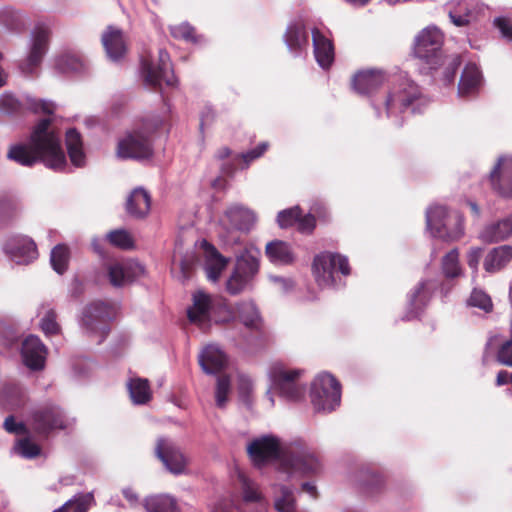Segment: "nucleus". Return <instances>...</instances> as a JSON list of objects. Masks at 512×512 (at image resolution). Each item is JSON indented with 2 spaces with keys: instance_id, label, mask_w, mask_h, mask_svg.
Here are the masks:
<instances>
[{
  "instance_id": "nucleus-21",
  "label": "nucleus",
  "mask_w": 512,
  "mask_h": 512,
  "mask_svg": "<svg viewBox=\"0 0 512 512\" xmlns=\"http://www.w3.org/2000/svg\"><path fill=\"white\" fill-rule=\"evenodd\" d=\"M488 178L494 192L503 198H512V156H500Z\"/></svg>"
},
{
  "instance_id": "nucleus-14",
  "label": "nucleus",
  "mask_w": 512,
  "mask_h": 512,
  "mask_svg": "<svg viewBox=\"0 0 512 512\" xmlns=\"http://www.w3.org/2000/svg\"><path fill=\"white\" fill-rule=\"evenodd\" d=\"M386 82V75L380 70H366L357 72L352 78V88L360 96L370 99L376 116H381L380 104L377 102L379 90Z\"/></svg>"
},
{
  "instance_id": "nucleus-4",
  "label": "nucleus",
  "mask_w": 512,
  "mask_h": 512,
  "mask_svg": "<svg viewBox=\"0 0 512 512\" xmlns=\"http://www.w3.org/2000/svg\"><path fill=\"white\" fill-rule=\"evenodd\" d=\"M312 270L321 288L339 289L344 286L340 276L350 274L348 258L329 251L321 252L314 257Z\"/></svg>"
},
{
  "instance_id": "nucleus-49",
  "label": "nucleus",
  "mask_w": 512,
  "mask_h": 512,
  "mask_svg": "<svg viewBox=\"0 0 512 512\" xmlns=\"http://www.w3.org/2000/svg\"><path fill=\"white\" fill-rule=\"evenodd\" d=\"M467 304L471 307L479 308L485 312H490L493 308L490 296L482 289L473 288Z\"/></svg>"
},
{
  "instance_id": "nucleus-28",
  "label": "nucleus",
  "mask_w": 512,
  "mask_h": 512,
  "mask_svg": "<svg viewBox=\"0 0 512 512\" xmlns=\"http://www.w3.org/2000/svg\"><path fill=\"white\" fill-rule=\"evenodd\" d=\"M314 56L322 69H328L334 61V47L323 33L314 28L311 32Z\"/></svg>"
},
{
  "instance_id": "nucleus-50",
  "label": "nucleus",
  "mask_w": 512,
  "mask_h": 512,
  "mask_svg": "<svg viewBox=\"0 0 512 512\" xmlns=\"http://www.w3.org/2000/svg\"><path fill=\"white\" fill-rule=\"evenodd\" d=\"M252 392H253L252 379L247 375H243V374L239 375V377H238L239 398L248 409H251L252 405H253Z\"/></svg>"
},
{
  "instance_id": "nucleus-7",
  "label": "nucleus",
  "mask_w": 512,
  "mask_h": 512,
  "mask_svg": "<svg viewBox=\"0 0 512 512\" xmlns=\"http://www.w3.org/2000/svg\"><path fill=\"white\" fill-rule=\"evenodd\" d=\"M114 318L113 308L102 301L92 302L83 308L79 325L89 337H96L101 344L110 332V321Z\"/></svg>"
},
{
  "instance_id": "nucleus-2",
  "label": "nucleus",
  "mask_w": 512,
  "mask_h": 512,
  "mask_svg": "<svg viewBox=\"0 0 512 512\" xmlns=\"http://www.w3.org/2000/svg\"><path fill=\"white\" fill-rule=\"evenodd\" d=\"M428 103L429 99L422 94L419 86L415 82L405 79L385 94L381 105L385 110L386 117L392 119L396 127H401L403 125L401 114L408 110L412 114L421 113Z\"/></svg>"
},
{
  "instance_id": "nucleus-22",
  "label": "nucleus",
  "mask_w": 512,
  "mask_h": 512,
  "mask_svg": "<svg viewBox=\"0 0 512 512\" xmlns=\"http://www.w3.org/2000/svg\"><path fill=\"white\" fill-rule=\"evenodd\" d=\"M193 305L187 309V316L191 323L204 329L212 320L213 299L202 290L196 291L192 296Z\"/></svg>"
},
{
  "instance_id": "nucleus-64",
  "label": "nucleus",
  "mask_w": 512,
  "mask_h": 512,
  "mask_svg": "<svg viewBox=\"0 0 512 512\" xmlns=\"http://www.w3.org/2000/svg\"><path fill=\"white\" fill-rule=\"evenodd\" d=\"M297 224L299 232L303 234H310L315 229L316 219L311 213H308L306 215L301 214L299 220L297 221Z\"/></svg>"
},
{
  "instance_id": "nucleus-30",
  "label": "nucleus",
  "mask_w": 512,
  "mask_h": 512,
  "mask_svg": "<svg viewBox=\"0 0 512 512\" xmlns=\"http://www.w3.org/2000/svg\"><path fill=\"white\" fill-rule=\"evenodd\" d=\"M284 42L288 50L298 55L309 45V35L305 25L298 21L290 23L284 34Z\"/></svg>"
},
{
  "instance_id": "nucleus-42",
  "label": "nucleus",
  "mask_w": 512,
  "mask_h": 512,
  "mask_svg": "<svg viewBox=\"0 0 512 512\" xmlns=\"http://www.w3.org/2000/svg\"><path fill=\"white\" fill-rule=\"evenodd\" d=\"M146 512H179L177 501L169 495H156L145 499Z\"/></svg>"
},
{
  "instance_id": "nucleus-58",
  "label": "nucleus",
  "mask_w": 512,
  "mask_h": 512,
  "mask_svg": "<svg viewBox=\"0 0 512 512\" xmlns=\"http://www.w3.org/2000/svg\"><path fill=\"white\" fill-rule=\"evenodd\" d=\"M267 149H268V143L261 142L255 148H253L247 152L238 154L236 158L241 159L244 162V168H247L251 162L260 158L265 153V151Z\"/></svg>"
},
{
  "instance_id": "nucleus-35",
  "label": "nucleus",
  "mask_w": 512,
  "mask_h": 512,
  "mask_svg": "<svg viewBox=\"0 0 512 512\" xmlns=\"http://www.w3.org/2000/svg\"><path fill=\"white\" fill-rule=\"evenodd\" d=\"M265 254L276 265H290L295 261V254L289 243L273 240L266 244Z\"/></svg>"
},
{
  "instance_id": "nucleus-1",
  "label": "nucleus",
  "mask_w": 512,
  "mask_h": 512,
  "mask_svg": "<svg viewBox=\"0 0 512 512\" xmlns=\"http://www.w3.org/2000/svg\"><path fill=\"white\" fill-rule=\"evenodd\" d=\"M7 157L26 167H31L41 161L46 167L55 171H64L67 168L61 135L52 126L49 118L41 119L35 125L30 135L29 146L13 145L7 153Z\"/></svg>"
},
{
  "instance_id": "nucleus-55",
  "label": "nucleus",
  "mask_w": 512,
  "mask_h": 512,
  "mask_svg": "<svg viewBox=\"0 0 512 512\" xmlns=\"http://www.w3.org/2000/svg\"><path fill=\"white\" fill-rule=\"evenodd\" d=\"M19 333L4 320H0V343L5 347H11L18 339Z\"/></svg>"
},
{
  "instance_id": "nucleus-16",
  "label": "nucleus",
  "mask_w": 512,
  "mask_h": 512,
  "mask_svg": "<svg viewBox=\"0 0 512 512\" xmlns=\"http://www.w3.org/2000/svg\"><path fill=\"white\" fill-rule=\"evenodd\" d=\"M66 423L63 410L52 403L36 408L31 414L32 429L40 435H47L55 429H64Z\"/></svg>"
},
{
  "instance_id": "nucleus-34",
  "label": "nucleus",
  "mask_w": 512,
  "mask_h": 512,
  "mask_svg": "<svg viewBox=\"0 0 512 512\" xmlns=\"http://www.w3.org/2000/svg\"><path fill=\"white\" fill-rule=\"evenodd\" d=\"M205 243V264L204 269L209 281L215 283L219 280L222 271L228 264V259L222 256L218 250L208 242Z\"/></svg>"
},
{
  "instance_id": "nucleus-24",
  "label": "nucleus",
  "mask_w": 512,
  "mask_h": 512,
  "mask_svg": "<svg viewBox=\"0 0 512 512\" xmlns=\"http://www.w3.org/2000/svg\"><path fill=\"white\" fill-rule=\"evenodd\" d=\"M144 271L143 265L138 261L114 263L108 267V279L114 287H122L134 282L144 274Z\"/></svg>"
},
{
  "instance_id": "nucleus-19",
  "label": "nucleus",
  "mask_w": 512,
  "mask_h": 512,
  "mask_svg": "<svg viewBox=\"0 0 512 512\" xmlns=\"http://www.w3.org/2000/svg\"><path fill=\"white\" fill-rule=\"evenodd\" d=\"M247 453L255 465L262 466L281 456L279 439L270 434L255 438L248 444Z\"/></svg>"
},
{
  "instance_id": "nucleus-45",
  "label": "nucleus",
  "mask_w": 512,
  "mask_h": 512,
  "mask_svg": "<svg viewBox=\"0 0 512 512\" xmlns=\"http://www.w3.org/2000/svg\"><path fill=\"white\" fill-rule=\"evenodd\" d=\"M69 250L65 245H56L50 255V262L54 271L63 274L68 267Z\"/></svg>"
},
{
  "instance_id": "nucleus-6",
  "label": "nucleus",
  "mask_w": 512,
  "mask_h": 512,
  "mask_svg": "<svg viewBox=\"0 0 512 512\" xmlns=\"http://www.w3.org/2000/svg\"><path fill=\"white\" fill-rule=\"evenodd\" d=\"M281 464L289 474L315 475L321 472L322 464L312 449L297 440L286 446L282 452Z\"/></svg>"
},
{
  "instance_id": "nucleus-31",
  "label": "nucleus",
  "mask_w": 512,
  "mask_h": 512,
  "mask_svg": "<svg viewBox=\"0 0 512 512\" xmlns=\"http://www.w3.org/2000/svg\"><path fill=\"white\" fill-rule=\"evenodd\" d=\"M108 58L114 62L119 61L126 52L123 33L120 29L109 26L101 37Z\"/></svg>"
},
{
  "instance_id": "nucleus-38",
  "label": "nucleus",
  "mask_w": 512,
  "mask_h": 512,
  "mask_svg": "<svg viewBox=\"0 0 512 512\" xmlns=\"http://www.w3.org/2000/svg\"><path fill=\"white\" fill-rule=\"evenodd\" d=\"M236 316L247 328L257 330L260 328L262 318L256 304L252 300L241 301L236 304Z\"/></svg>"
},
{
  "instance_id": "nucleus-40",
  "label": "nucleus",
  "mask_w": 512,
  "mask_h": 512,
  "mask_svg": "<svg viewBox=\"0 0 512 512\" xmlns=\"http://www.w3.org/2000/svg\"><path fill=\"white\" fill-rule=\"evenodd\" d=\"M132 402L136 405L146 404L151 399V391L147 379L131 378L127 383Z\"/></svg>"
},
{
  "instance_id": "nucleus-3",
  "label": "nucleus",
  "mask_w": 512,
  "mask_h": 512,
  "mask_svg": "<svg viewBox=\"0 0 512 512\" xmlns=\"http://www.w3.org/2000/svg\"><path fill=\"white\" fill-rule=\"evenodd\" d=\"M260 255L258 248L250 246L236 256L234 269L225 283L228 294L236 296L252 289L254 279L259 272Z\"/></svg>"
},
{
  "instance_id": "nucleus-8",
  "label": "nucleus",
  "mask_w": 512,
  "mask_h": 512,
  "mask_svg": "<svg viewBox=\"0 0 512 512\" xmlns=\"http://www.w3.org/2000/svg\"><path fill=\"white\" fill-rule=\"evenodd\" d=\"M310 398L316 413H331L340 405L341 385L333 375L320 373L311 384Z\"/></svg>"
},
{
  "instance_id": "nucleus-27",
  "label": "nucleus",
  "mask_w": 512,
  "mask_h": 512,
  "mask_svg": "<svg viewBox=\"0 0 512 512\" xmlns=\"http://www.w3.org/2000/svg\"><path fill=\"white\" fill-rule=\"evenodd\" d=\"M225 217L234 230L249 232L256 222V214L240 203H234L227 207Z\"/></svg>"
},
{
  "instance_id": "nucleus-47",
  "label": "nucleus",
  "mask_w": 512,
  "mask_h": 512,
  "mask_svg": "<svg viewBox=\"0 0 512 512\" xmlns=\"http://www.w3.org/2000/svg\"><path fill=\"white\" fill-rule=\"evenodd\" d=\"M109 243L122 250H128L133 247V239L131 235L124 229L112 230L106 234Z\"/></svg>"
},
{
  "instance_id": "nucleus-54",
  "label": "nucleus",
  "mask_w": 512,
  "mask_h": 512,
  "mask_svg": "<svg viewBox=\"0 0 512 512\" xmlns=\"http://www.w3.org/2000/svg\"><path fill=\"white\" fill-rule=\"evenodd\" d=\"M95 502L93 492L78 493L69 499L68 507L74 505L72 512H87L88 508Z\"/></svg>"
},
{
  "instance_id": "nucleus-46",
  "label": "nucleus",
  "mask_w": 512,
  "mask_h": 512,
  "mask_svg": "<svg viewBox=\"0 0 512 512\" xmlns=\"http://www.w3.org/2000/svg\"><path fill=\"white\" fill-rule=\"evenodd\" d=\"M274 505L277 512H296L292 489L288 486H281L280 495L276 497Z\"/></svg>"
},
{
  "instance_id": "nucleus-51",
  "label": "nucleus",
  "mask_w": 512,
  "mask_h": 512,
  "mask_svg": "<svg viewBox=\"0 0 512 512\" xmlns=\"http://www.w3.org/2000/svg\"><path fill=\"white\" fill-rule=\"evenodd\" d=\"M170 33L176 39H181L189 43L199 42V39L195 34L194 27H192L188 22L170 26Z\"/></svg>"
},
{
  "instance_id": "nucleus-9",
  "label": "nucleus",
  "mask_w": 512,
  "mask_h": 512,
  "mask_svg": "<svg viewBox=\"0 0 512 512\" xmlns=\"http://www.w3.org/2000/svg\"><path fill=\"white\" fill-rule=\"evenodd\" d=\"M443 43L441 30L435 25L427 26L415 37L414 55L429 65L431 70L437 69L443 62Z\"/></svg>"
},
{
  "instance_id": "nucleus-26",
  "label": "nucleus",
  "mask_w": 512,
  "mask_h": 512,
  "mask_svg": "<svg viewBox=\"0 0 512 512\" xmlns=\"http://www.w3.org/2000/svg\"><path fill=\"white\" fill-rule=\"evenodd\" d=\"M483 82V75L479 67L475 63H468L464 67L458 83L459 96L465 98L476 96Z\"/></svg>"
},
{
  "instance_id": "nucleus-57",
  "label": "nucleus",
  "mask_w": 512,
  "mask_h": 512,
  "mask_svg": "<svg viewBox=\"0 0 512 512\" xmlns=\"http://www.w3.org/2000/svg\"><path fill=\"white\" fill-rule=\"evenodd\" d=\"M18 453L27 459H33L40 454V447L29 438L19 440L17 445Z\"/></svg>"
},
{
  "instance_id": "nucleus-60",
  "label": "nucleus",
  "mask_w": 512,
  "mask_h": 512,
  "mask_svg": "<svg viewBox=\"0 0 512 512\" xmlns=\"http://www.w3.org/2000/svg\"><path fill=\"white\" fill-rule=\"evenodd\" d=\"M269 280L276 286L277 290L282 294H288L293 291L295 282L290 277L270 275Z\"/></svg>"
},
{
  "instance_id": "nucleus-43",
  "label": "nucleus",
  "mask_w": 512,
  "mask_h": 512,
  "mask_svg": "<svg viewBox=\"0 0 512 512\" xmlns=\"http://www.w3.org/2000/svg\"><path fill=\"white\" fill-rule=\"evenodd\" d=\"M458 248H453L441 259V272L446 279H455L463 274Z\"/></svg>"
},
{
  "instance_id": "nucleus-52",
  "label": "nucleus",
  "mask_w": 512,
  "mask_h": 512,
  "mask_svg": "<svg viewBox=\"0 0 512 512\" xmlns=\"http://www.w3.org/2000/svg\"><path fill=\"white\" fill-rule=\"evenodd\" d=\"M231 390V379L228 375H220L217 378L215 400L219 408H223L227 402Z\"/></svg>"
},
{
  "instance_id": "nucleus-15",
  "label": "nucleus",
  "mask_w": 512,
  "mask_h": 512,
  "mask_svg": "<svg viewBox=\"0 0 512 512\" xmlns=\"http://www.w3.org/2000/svg\"><path fill=\"white\" fill-rule=\"evenodd\" d=\"M3 253L17 265H29L38 258V249L34 240L23 234L8 236L2 244Z\"/></svg>"
},
{
  "instance_id": "nucleus-25",
  "label": "nucleus",
  "mask_w": 512,
  "mask_h": 512,
  "mask_svg": "<svg viewBox=\"0 0 512 512\" xmlns=\"http://www.w3.org/2000/svg\"><path fill=\"white\" fill-rule=\"evenodd\" d=\"M21 199L12 192H0V229L13 225L21 216Z\"/></svg>"
},
{
  "instance_id": "nucleus-17",
  "label": "nucleus",
  "mask_w": 512,
  "mask_h": 512,
  "mask_svg": "<svg viewBox=\"0 0 512 512\" xmlns=\"http://www.w3.org/2000/svg\"><path fill=\"white\" fill-rule=\"evenodd\" d=\"M437 286L436 281L426 279L421 280L411 289L407 294V307L402 320L410 321L417 319L428 306Z\"/></svg>"
},
{
  "instance_id": "nucleus-37",
  "label": "nucleus",
  "mask_w": 512,
  "mask_h": 512,
  "mask_svg": "<svg viewBox=\"0 0 512 512\" xmlns=\"http://www.w3.org/2000/svg\"><path fill=\"white\" fill-rule=\"evenodd\" d=\"M66 147L71 163L75 167H84L86 155L83 150V142L80 133L75 128L66 131Z\"/></svg>"
},
{
  "instance_id": "nucleus-5",
  "label": "nucleus",
  "mask_w": 512,
  "mask_h": 512,
  "mask_svg": "<svg viewBox=\"0 0 512 512\" xmlns=\"http://www.w3.org/2000/svg\"><path fill=\"white\" fill-rule=\"evenodd\" d=\"M426 228L433 237L456 241L464 235V218L458 211L432 205L426 210Z\"/></svg>"
},
{
  "instance_id": "nucleus-61",
  "label": "nucleus",
  "mask_w": 512,
  "mask_h": 512,
  "mask_svg": "<svg viewBox=\"0 0 512 512\" xmlns=\"http://www.w3.org/2000/svg\"><path fill=\"white\" fill-rule=\"evenodd\" d=\"M494 26L499 30L501 36L512 42V20L507 17H496L493 21Z\"/></svg>"
},
{
  "instance_id": "nucleus-23",
  "label": "nucleus",
  "mask_w": 512,
  "mask_h": 512,
  "mask_svg": "<svg viewBox=\"0 0 512 512\" xmlns=\"http://www.w3.org/2000/svg\"><path fill=\"white\" fill-rule=\"evenodd\" d=\"M47 350L39 337L27 336L21 346L23 364L30 370L39 371L44 368Z\"/></svg>"
},
{
  "instance_id": "nucleus-44",
  "label": "nucleus",
  "mask_w": 512,
  "mask_h": 512,
  "mask_svg": "<svg viewBox=\"0 0 512 512\" xmlns=\"http://www.w3.org/2000/svg\"><path fill=\"white\" fill-rule=\"evenodd\" d=\"M0 23L11 31L19 32L25 27V18L15 9L6 7L0 10Z\"/></svg>"
},
{
  "instance_id": "nucleus-48",
  "label": "nucleus",
  "mask_w": 512,
  "mask_h": 512,
  "mask_svg": "<svg viewBox=\"0 0 512 512\" xmlns=\"http://www.w3.org/2000/svg\"><path fill=\"white\" fill-rule=\"evenodd\" d=\"M40 328L45 335H57L61 327L57 322V312L54 308H48L40 319Z\"/></svg>"
},
{
  "instance_id": "nucleus-18",
  "label": "nucleus",
  "mask_w": 512,
  "mask_h": 512,
  "mask_svg": "<svg viewBox=\"0 0 512 512\" xmlns=\"http://www.w3.org/2000/svg\"><path fill=\"white\" fill-rule=\"evenodd\" d=\"M23 109H28L35 113L52 114L54 104L51 101L36 99L30 96L20 100L9 92H5L0 96V113L13 116L22 112Z\"/></svg>"
},
{
  "instance_id": "nucleus-53",
  "label": "nucleus",
  "mask_w": 512,
  "mask_h": 512,
  "mask_svg": "<svg viewBox=\"0 0 512 512\" xmlns=\"http://www.w3.org/2000/svg\"><path fill=\"white\" fill-rule=\"evenodd\" d=\"M301 216V208L294 206L288 209H284L277 214L276 221L280 228L285 229L292 227Z\"/></svg>"
},
{
  "instance_id": "nucleus-10",
  "label": "nucleus",
  "mask_w": 512,
  "mask_h": 512,
  "mask_svg": "<svg viewBox=\"0 0 512 512\" xmlns=\"http://www.w3.org/2000/svg\"><path fill=\"white\" fill-rule=\"evenodd\" d=\"M302 374V370H288L280 364H275L269 371V378L273 388L279 392L280 396L288 401L301 400L306 392V387L302 385L298 378Z\"/></svg>"
},
{
  "instance_id": "nucleus-32",
  "label": "nucleus",
  "mask_w": 512,
  "mask_h": 512,
  "mask_svg": "<svg viewBox=\"0 0 512 512\" xmlns=\"http://www.w3.org/2000/svg\"><path fill=\"white\" fill-rule=\"evenodd\" d=\"M226 363V355L214 345H208L199 355V365L206 374L219 373Z\"/></svg>"
},
{
  "instance_id": "nucleus-39",
  "label": "nucleus",
  "mask_w": 512,
  "mask_h": 512,
  "mask_svg": "<svg viewBox=\"0 0 512 512\" xmlns=\"http://www.w3.org/2000/svg\"><path fill=\"white\" fill-rule=\"evenodd\" d=\"M55 68L63 74L85 73L87 70L86 63L83 59L72 53H64L55 59Z\"/></svg>"
},
{
  "instance_id": "nucleus-29",
  "label": "nucleus",
  "mask_w": 512,
  "mask_h": 512,
  "mask_svg": "<svg viewBox=\"0 0 512 512\" xmlns=\"http://www.w3.org/2000/svg\"><path fill=\"white\" fill-rule=\"evenodd\" d=\"M512 236V213L501 220L486 225L479 234V239L487 244L505 241Z\"/></svg>"
},
{
  "instance_id": "nucleus-41",
  "label": "nucleus",
  "mask_w": 512,
  "mask_h": 512,
  "mask_svg": "<svg viewBox=\"0 0 512 512\" xmlns=\"http://www.w3.org/2000/svg\"><path fill=\"white\" fill-rule=\"evenodd\" d=\"M359 481L365 492L370 495L380 493L385 487L383 476L370 468L361 470Z\"/></svg>"
},
{
  "instance_id": "nucleus-12",
  "label": "nucleus",
  "mask_w": 512,
  "mask_h": 512,
  "mask_svg": "<svg viewBox=\"0 0 512 512\" xmlns=\"http://www.w3.org/2000/svg\"><path fill=\"white\" fill-rule=\"evenodd\" d=\"M117 156L120 159L143 160L153 154L150 134L146 130H134L119 140Z\"/></svg>"
},
{
  "instance_id": "nucleus-62",
  "label": "nucleus",
  "mask_w": 512,
  "mask_h": 512,
  "mask_svg": "<svg viewBox=\"0 0 512 512\" xmlns=\"http://www.w3.org/2000/svg\"><path fill=\"white\" fill-rule=\"evenodd\" d=\"M497 360L506 366L512 367V335L498 350Z\"/></svg>"
},
{
  "instance_id": "nucleus-59",
  "label": "nucleus",
  "mask_w": 512,
  "mask_h": 512,
  "mask_svg": "<svg viewBox=\"0 0 512 512\" xmlns=\"http://www.w3.org/2000/svg\"><path fill=\"white\" fill-rule=\"evenodd\" d=\"M460 65L461 58L458 55H454L452 58L448 60L443 74V80L445 84H450L455 80L456 73Z\"/></svg>"
},
{
  "instance_id": "nucleus-20",
  "label": "nucleus",
  "mask_w": 512,
  "mask_h": 512,
  "mask_svg": "<svg viewBox=\"0 0 512 512\" xmlns=\"http://www.w3.org/2000/svg\"><path fill=\"white\" fill-rule=\"evenodd\" d=\"M155 455L169 472L175 475L184 472L186 459L172 439L163 436L157 438Z\"/></svg>"
},
{
  "instance_id": "nucleus-36",
  "label": "nucleus",
  "mask_w": 512,
  "mask_h": 512,
  "mask_svg": "<svg viewBox=\"0 0 512 512\" xmlns=\"http://www.w3.org/2000/svg\"><path fill=\"white\" fill-rule=\"evenodd\" d=\"M512 259V246L501 245L491 249L485 256L483 267L487 273H495L503 269Z\"/></svg>"
},
{
  "instance_id": "nucleus-56",
  "label": "nucleus",
  "mask_w": 512,
  "mask_h": 512,
  "mask_svg": "<svg viewBox=\"0 0 512 512\" xmlns=\"http://www.w3.org/2000/svg\"><path fill=\"white\" fill-rule=\"evenodd\" d=\"M483 252L484 249L482 247H471L466 254L467 265L472 271L473 280H475L478 275L479 264L483 257Z\"/></svg>"
},
{
  "instance_id": "nucleus-11",
  "label": "nucleus",
  "mask_w": 512,
  "mask_h": 512,
  "mask_svg": "<svg viewBox=\"0 0 512 512\" xmlns=\"http://www.w3.org/2000/svg\"><path fill=\"white\" fill-rule=\"evenodd\" d=\"M141 70L145 84L150 87H162L163 84L172 87L177 82L172 69L170 55L164 49H159L157 63L142 60Z\"/></svg>"
},
{
  "instance_id": "nucleus-33",
  "label": "nucleus",
  "mask_w": 512,
  "mask_h": 512,
  "mask_svg": "<svg viewBox=\"0 0 512 512\" xmlns=\"http://www.w3.org/2000/svg\"><path fill=\"white\" fill-rule=\"evenodd\" d=\"M151 207V197L144 188H135L127 198V213L134 218H144L148 215Z\"/></svg>"
},
{
  "instance_id": "nucleus-63",
  "label": "nucleus",
  "mask_w": 512,
  "mask_h": 512,
  "mask_svg": "<svg viewBox=\"0 0 512 512\" xmlns=\"http://www.w3.org/2000/svg\"><path fill=\"white\" fill-rule=\"evenodd\" d=\"M448 8V16L451 22L457 27H465L470 23V12L462 13L461 9Z\"/></svg>"
},
{
  "instance_id": "nucleus-13",
  "label": "nucleus",
  "mask_w": 512,
  "mask_h": 512,
  "mask_svg": "<svg viewBox=\"0 0 512 512\" xmlns=\"http://www.w3.org/2000/svg\"><path fill=\"white\" fill-rule=\"evenodd\" d=\"M49 39L50 29L43 24L36 25L31 31L27 58L19 66L23 74L26 76L34 74L48 50Z\"/></svg>"
}]
</instances>
